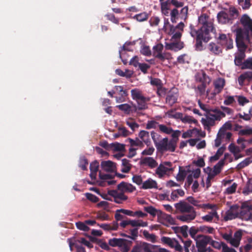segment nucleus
Wrapping results in <instances>:
<instances>
[{
    "label": "nucleus",
    "mask_w": 252,
    "mask_h": 252,
    "mask_svg": "<svg viewBox=\"0 0 252 252\" xmlns=\"http://www.w3.org/2000/svg\"><path fill=\"white\" fill-rule=\"evenodd\" d=\"M241 23L245 30L237 27L234 25L232 28V31L236 34V42L237 47L241 52L240 57H236L235 64L239 65L244 58V51L248 44L250 42L251 36L252 35V19L248 15H244L241 18Z\"/></svg>",
    "instance_id": "obj_1"
},
{
    "label": "nucleus",
    "mask_w": 252,
    "mask_h": 252,
    "mask_svg": "<svg viewBox=\"0 0 252 252\" xmlns=\"http://www.w3.org/2000/svg\"><path fill=\"white\" fill-rule=\"evenodd\" d=\"M184 27V24L181 22L176 27H174L169 24L168 19H164L163 30L168 34L172 35L171 43L165 44L166 49L176 51L183 48V43L180 41L178 42V40L181 36V32Z\"/></svg>",
    "instance_id": "obj_2"
},
{
    "label": "nucleus",
    "mask_w": 252,
    "mask_h": 252,
    "mask_svg": "<svg viewBox=\"0 0 252 252\" xmlns=\"http://www.w3.org/2000/svg\"><path fill=\"white\" fill-rule=\"evenodd\" d=\"M225 80L219 78L213 82L214 89H208L206 91V97L209 99H212L215 97L217 94L220 93L225 86Z\"/></svg>",
    "instance_id": "obj_3"
},
{
    "label": "nucleus",
    "mask_w": 252,
    "mask_h": 252,
    "mask_svg": "<svg viewBox=\"0 0 252 252\" xmlns=\"http://www.w3.org/2000/svg\"><path fill=\"white\" fill-rule=\"evenodd\" d=\"M130 92L132 99L136 100L137 103V108L139 110L146 109V102L149 100V98L144 96L141 91L138 89H132Z\"/></svg>",
    "instance_id": "obj_4"
},
{
    "label": "nucleus",
    "mask_w": 252,
    "mask_h": 252,
    "mask_svg": "<svg viewBox=\"0 0 252 252\" xmlns=\"http://www.w3.org/2000/svg\"><path fill=\"white\" fill-rule=\"evenodd\" d=\"M175 167L170 162H163L156 170V174L158 178L169 176L174 170Z\"/></svg>",
    "instance_id": "obj_5"
},
{
    "label": "nucleus",
    "mask_w": 252,
    "mask_h": 252,
    "mask_svg": "<svg viewBox=\"0 0 252 252\" xmlns=\"http://www.w3.org/2000/svg\"><path fill=\"white\" fill-rule=\"evenodd\" d=\"M109 244L112 247H118L122 252H128L131 242L124 239L113 238L109 240Z\"/></svg>",
    "instance_id": "obj_6"
},
{
    "label": "nucleus",
    "mask_w": 252,
    "mask_h": 252,
    "mask_svg": "<svg viewBox=\"0 0 252 252\" xmlns=\"http://www.w3.org/2000/svg\"><path fill=\"white\" fill-rule=\"evenodd\" d=\"M198 22L199 24L202 25V27L197 32H207L208 34L213 32L214 30L213 24L211 22L208 21V17L206 14H203L199 16L198 18Z\"/></svg>",
    "instance_id": "obj_7"
},
{
    "label": "nucleus",
    "mask_w": 252,
    "mask_h": 252,
    "mask_svg": "<svg viewBox=\"0 0 252 252\" xmlns=\"http://www.w3.org/2000/svg\"><path fill=\"white\" fill-rule=\"evenodd\" d=\"M222 237L231 245L234 247H238L242 238V231L241 230L236 231L233 236L231 234L225 233L223 234Z\"/></svg>",
    "instance_id": "obj_8"
},
{
    "label": "nucleus",
    "mask_w": 252,
    "mask_h": 252,
    "mask_svg": "<svg viewBox=\"0 0 252 252\" xmlns=\"http://www.w3.org/2000/svg\"><path fill=\"white\" fill-rule=\"evenodd\" d=\"M163 46L161 44H158L153 48V56L161 61L170 60L172 58L171 54L168 52L162 53Z\"/></svg>",
    "instance_id": "obj_9"
},
{
    "label": "nucleus",
    "mask_w": 252,
    "mask_h": 252,
    "mask_svg": "<svg viewBox=\"0 0 252 252\" xmlns=\"http://www.w3.org/2000/svg\"><path fill=\"white\" fill-rule=\"evenodd\" d=\"M252 206L248 201L244 202L242 204L241 211H240V218L246 220H252Z\"/></svg>",
    "instance_id": "obj_10"
},
{
    "label": "nucleus",
    "mask_w": 252,
    "mask_h": 252,
    "mask_svg": "<svg viewBox=\"0 0 252 252\" xmlns=\"http://www.w3.org/2000/svg\"><path fill=\"white\" fill-rule=\"evenodd\" d=\"M191 35L192 36H194L195 33L197 34L196 37V48L198 50H201L202 49V41L204 42H207L210 39V34L207 33V32H197L191 31Z\"/></svg>",
    "instance_id": "obj_11"
},
{
    "label": "nucleus",
    "mask_w": 252,
    "mask_h": 252,
    "mask_svg": "<svg viewBox=\"0 0 252 252\" xmlns=\"http://www.w3.org/2000/svg\"><path fill=\"white\" fill-rule=\"evenodd\" d=\"M211 204L212 205L214 206V207L212 208L203 209L204 210H207L208 209L211 210V211L208 214L201 217V219L204 221L211 222L213 221L214 219H216L217 220L219 219V216L217 212V206L215 204Z\"/></svg>",
    "instance_id": "obj_12"
},
{
    "label": "nucleus",
    "mask_w": 252,
    "mask_h": 252,
    "mask_svg": "<svg viewBox=\"0 0 252 252\" xmlns=\"http://www.w3.org/2000/svg\"><path fill=\"white\" fill-rule=\"evenodd\" d=\"M236 218H240L239 206L237 205L231 207L230 209L226 212L224 219L225 220H227Z\"/></svg>",
    "instance_id": "obj_13"
},
{
    "label": "nucleus",
    "mask_w": 252,
    "mask_h": 252,
    "mask_svg": "<svg viewBox=\"0 0 252 252\" xmlns=\"http://www.w3.org/2000/svg\"><path fill=\"white\" fill-rule=\"evenodd\" d=\"M211 237L208 236H201L196 242V246L199 252L206 251V247L208 244H210Z\"/></svg>",
    "instance_id": "obj_14"
},
{
    "label": "nucleus",
    "mask_w": 252,
    "mask_h": 252,
    "mask_svg": "<svg viewBox=\"0 0 252 252\" xmlns=\"http://www.w3.org/2000/svg\"><path fill=\"white\" fill-rule=\"evenodd\" d=\"M159 145L161 150L171 152L174 151L176 146L175 140L168 141V139L166 138H163L162 140L160 141Z\"/></svg>",
    "instance_id": "obj_15"
},
{
    "label": "nucleus",
    "mask_w": 252,
    "mask_h": 252,
    "mask_svg": "<svg viewBox=\"0 0 252 252\" xmlns=\"http://www.w3.org/2000/svg\"><path fill=\"white\" fill-rule=\"evenodd\" d=\"M205 133L199 129L194 128L192 129H189L184 132L182 134L183 138H188L191 137H205Z\"/></svg>",
    "instance_id": "obj_16"
},
{
    "label": "nucleus",
    "mask_w": 252,
    "mask_h": 252,
    "mask_svg": "<svg viewBox=\"0 0 252 252\" xmlns=\"http://www.w3.org/2000/svg\"><path fill=\"white\" fill-rule=\"evenodd\" d=\"M161 240L163 243L167 244L171 248H174L177 251L181 252L183 250L182 247L179 244L178 242L174 239L163 237L161 238Z\"/></svg>",
    "instance_id": "obj_17"
},
{
    "label": "nucleus",
    "mask_w": 252,
    "mask_h": 252,
    "mask_svg": "<svg viewBox=\"0 0 252 252\" xmlns=\"http://www.w3.org/2000/svg\"><path fill=\"white\" fill-rule=\"evenodd\" d=\"M219 39L222 45L226 46V49H230L233 48V40L229 36L224 34H220Z\"/></svg>",
    "instance_id": "obj_18"
},
{
    "label": "nucleus",
    "mask_w": 252,
    "mask_h": 252,
    "mask_svg": "<svg viewBox=\"0 0 252 252\" xmlns=\"http://www.w3.org/2000/svg\"><path fill=\"white\" fill-rule=\"evenodd\" d=\"M196 215L195 211H193L179 215L177 219L183 222H189L195 218Z\"/></svg>",
    "instance_id": "obj_19"
},
{
    "label": "nucleus",
    "mask_w": 252,
    "mask_h": 252,
    "mask_svg": "<svg viewBox=\"0 0 252 252\" xmlns=\"http://www.w3.org/2000/svg\"><path fill=\"white\" fill-rule=\"evenodd\" d=\"M175 206L177 210L182 213H187L194 211L192 206L185 201H181L175 204Z\"/></svg>",
    "instance_id": "obj_20"
},
{
    "label": "nucleus",
    "mask_w": 252,
    "mask_h": 252,
    "mask_svg": "<svg viewBox=\"0 0 252 252\" xmlns=\"http://www.w3.org/2000/svg\"><path fill=\"white\" fill-rule=\"evenodd\" d=\"M101 166L103 170L108 172L114 173L116 170L115 163L110 160L102 161Z\"/></svg>",
    "instance_id": "obj_21"
},
{
    "label": "nucleus",
    "mask_w": 252,
    "mask_h": 252,
    "mask_svg": "<svg viewBox=\"0 0 252 252\" xmlns=\"http://www.w3.org/2000/svg\"><path fill=\"white\" fill-rule=\"evenodd\" d=\"M228 150L233 155L235 159L236 160L244 157V156L240 153L242 151L241 148L233 143H231L229 145Z\"/></svg>",
    "instance_id": "obj_22"
},
{
    "label": "nucleus",
    "mask_w": 252,
    "mask_h": 252,
    "mask_svg": "<svg viewBox=\"0 0 252 252\" xmlns=\"http://www.w3.org/2000/svg\"><path fill=\"white\" fill-rule=\"evenodd\" d=\"M161 11L163 15L168 16L171 11V2L169 0H160Z\"/></svg>",
    "instance_id": "obj_23"
},
{
    "label": "nucleus",
    "mask_w": 252,
    "mask_h": 252,
    "mask_svg": "<svg viewBox=\"0 0 252 252\" xmlns=\"http://www.w3.org/2000/svg\"><path fill=\"white\" fill-rule=\"evenodd\" d=\"M196 80L202 83L209 84L211 80L203 70L198 72L195 75Z\"/></svg>",
    "instance_id": "obj_24"
},
{
    "label": "nucleus",
    "mask_w": 252,
    "mask_h": 252,
    "mask_svg": "<svg viewBox=\"0 0 252 252\" xmlns=\"http://www.w3.org/2000/svg\"><path fill=\"white\" fill-rule=\"evenodd\" d=\"M218 20L221 24H231L232 21L229 18L227 13L224 11H221L218 14Z\"/></svg>",
    "instance_id": "obj_25"
},
{
    "label": "nucleus",
    "mask_w": 252,
    "mask_h": 252,
    "mask_svg": "<svg viewBox=\"0 0 252 252\" xmlns=\"http://www.w3.org/2000/svg\"><path fill=\"white\" fill-rule=\"evenodd\" d=\"M252 79V72L247 71L242 74L238 78L239 84L240 86L245 85V82H250Z\"/></svg>",
    "instance_id": "obj_26"
},
{
    "label": "nucleus",
    "mask_w": 252,
    "mask_h": 252,
    "mask_svg": "<svg viewBox=\"0 0 252 252\" xmlns=\"http://www.w3.org/2000/svg\"><path fill=\"white\" fill-rule=\"evenodd\" d=\"M208 114L214 121H220L221 119L225 116V114L217 109L212 110L209 112Z\"/></svg>",
    "instance_id": "obj_27"
},
{
    "label": "nucleus",
    "mask_w": 252,
    "mask_h": 252,
    "mask_svg": "<svg viewBox=\"0 0 252 252\" xmlns=\"http://www.w3.org/2000/svg\"><path fill=\"white\" fill-rule=\"evenodd\" d=\"M188 200L193 205L201 209L212 208L214 206L210 203H202L200 201L195 200L192 197H189Z\"/></svg>",
    "instance_id": "obj_28"
},
{
    "label": "nucleus",
    "mask_w": 252,
    "mask_h": 252,
    "mask_svg": "<svg viewBox=\"0 0 252 252\" xmlns=\"http://www.w3.org/2000/svg\"><path fill=\"white\" fill-rule=\"evenodd\" d=\"M132 45V44L131 42H126L123 46V49L120 51V56L125 64H126L127 63V60L125 58L126 51L132 50L131 48L129 47V46Z\"/></svg>",
    "instance_id": "obj_29"
},
{
    "label": "nucleus",
    "mask_w": 252,
    "mask_h": 252,
    "mask_svg": "<svg viewBox=\"0 0 252 252\" xmlns=\"http://www.w3.org/2000/svg\"><path fill=\"white\" fill-rule=\"evenodd\" d=\"M236 130L238 131V134L240 135H252V128L248 126L243 128L242 126H238L236 127Z\"/></svg>",
    "instance_id": "obj_30"
},
{
    "label": "nucleus",
    "mask_w": 252,
    "mask_h": 252,
    "mask_svg": "<svg viewBox=\"0 0 252 252\" xmlns=\"http://www.w3.org/2000/svg\"><path fill=\"white\" fill-rule=\"evenodd\" d=\"M141 163L146 166H148L151 168L156 167L158 165L157 161L151 157H146L142 158Z\"/></svg>",
    "instance_id": "obj_31"
},
{
    "label": "nucleus",
    "mask_w": 252,
    "mask_h": 252,
    "mask_svg": "<svg viewBox=\"0 0 252 252\" xmlns=\"http://www.w3.org/2000/svg\"><path fill=\"white\" fill-rule=\"evenodd\" d=\"M142 188L144 189H157V183L155 180L149 178L143 183Z\"/></svg>",
    "instance_id": "obj_32"
},
{
    "label": "nucleus",
    "mask_w": 252,
    "mask_h": 252,
    "mask_svg": "<svg viewBox=\"0 0 252 252\" xmlns=\"http://www.w3.org/2000/svg\"><path fill=\"white\" fill-rule=\"evenodd\" d=\"M118 189L121 191H128L132 192L135 188L130 184H127L124 183H122L118 186Z\"/></svg>",
    "instance_id": "obj_33"
},
{
    "label": "nucleus",
    "mask_w": 252,
    "mask_h": 252,
    "mask_svg": "<svg viewBox=\"0 0 252 252\" xmlns=\"http://www.w3.org/2000/svg\"><path fill=\"white\" fill-rule=\"evenodd\" d=\"M223 104L225 105H231L235 102V96L230 95L225 93L223 95Z\"/></svg>",
    "instance_id": "obj_34"
},
{
    "label": "nucleus",
    "mask_w": 252,
    "mask_h": 252,
    "mask_svg": "<svg viewBox=\"0 0 252 252\" xmlns=\"http://www.w3.org/2000/svg\"><path fill=\"white\" fill-rule=\"evenodd\" d=\"M131 166L132 165L128 160L124 158L122 160L121 171L122 172L128 173L130 171Z\"/></svg>",
    "instance_id": "obj_35"
},
{
    "label": "nucleus",
    "mask_w": 252,
    "mask_h": 252,
    "mask_svg": "<svg viewBox=\"0 0 252 252\" xmlns=\"http://www.w3.org/2000/svg\"><path fill=\"white\" fill-rule=\"evenodd\" d=\"M147 243H140L133 247L131 252H144L147 250Z\"/></svg>",
    "instance_id": "obj_36"
},
{
    "label": "nucleus",
    "mask_w": 252,
    "mask_h": 252,
    "mask_svg": "<svg viewBox=\"0 0 252 252\" xmlns=\"http://www.w3.org/2000/svg\"><path fill=\"white\" fill-rule=\"evenodd\" d=\"M68 241L71 251H72L73 246H74L77 249V252H86L83 247L79 246L78 243H77V241H76L75 239H70L68 240Z\"/></svg>",
    "instance_id": "obj_37"
},
{
    "label": "nucleus",
    "mask_w": 252,
    "mask_h": 252,
    "mask_svg": "<svg viewBox=\"0 0 252 252\" xmlns=\"http://www.w3.org/2000/svg\"><path fill=\"white\" fill-rule=\"evenodd\" d=\"M130 225L132 227H146L148 225L146 221H144L141 220H130Z\"/></svg>",
    "instance_id": "obj_38"
},
{
    "label": "nucleus",
    "mask_w": 252,
    "mask_h": 252,
    "mask_svg": "<svg viewBox=\"0 0 252 252\" xmlns=\"http://www.w3.org/2000/svg\"><path fill=\"white\" fill-rule=\"evenodd\" d=\"M201 122L205 127H208L213 126L215 124V121L212 119L211 117H210L208 114H207L205 118H202Z\"/></svg>",
    "instance_id": "obj_39"
},
{
    "label": "nucleus",
    "mask_w": 252,
    "mask_h": 252,
    "mask_svg": "<svg viewBox=\"0 0 252 252\" xmlns=\"http://www.w3.org/2000/svg\"><path fill=\"white\" fill-rule=\"evenodd\" d=\"M227 14L231 21L236 19L238 16V11L237 9L234 7H230L227 11Z\"/></svg>",
    "instance_id": "obj_40"
},
{
    "label": "nucleus",
    "mask_w": 252,
    "mask_h": 252,
    "mask_svg": "<svg viewBox=\"0 0 252 252\" xmlns=\"http://www.w3.org/2000/svg\"><path fill=\"white\" fill-rule=\"evenodd\" d=\"M116 73L122 77H126V78H130L133 74V72L131 70L126 69L125 72L121 70L120 69H117L115 70Z\"/></svg>",
    "instance_id": "obj_41"
},
{
    "label": "nucleus",
    "mask_w": 252,
    "mask_h": 252,
    "mask_svg": "<svg viewBox=\"0 0 252 252\" xmlns=\"http://www.w3.org/2000/svg\"><path fill=\"white\" fill-rule=\"evenodd\" d=\"M218 134L220 137H221L223 141L228 142L230 140L232 133L229 131H219Z\"/></svg>",
    "instance_id": "obj_42"
},
{
    "label": "nucleus",
    "mask_w": 252,
    "mask_h": 252,
    "mask_svg": "<svg viewBox=\"0 0 252 252\" xmlns=\"http://www.w3.org/2000/svg\"><path fill=\"white\" fill-rule=\"evenodd\" d=\"M200 173L201 170L199 168H197L193 170L192 171L191 174L188 177L187 179L189 184H190L193 182L192 180V176H193L195 179L198 178L200 176Z\"/></svg>",
    "instance_id": "obj_43"
},
{
    "label": "nucleus",
    "mask_w": 252,
    "mask_h": 252,
    "mask_svg": "<svg viewBox=\"0 0 252 252\" xmlns=\"http://www.w3.org/2000/svg\"><path fill=\"white\" fill-rule=\"evenodd\" d=\"M252 162V156L245 158L237 165L238 169H241L249 165Z\"/></svg>",
    "instance_id": "obj_44"
},
{
    "label": "nucleus",
    "mask_w": 252,
    "mask_h": 252,
    "mask_svg": "<svg viewBox=\"0 0 252 252\" xmlns=\"http://www.w3.org/2000/svg\"><path fill=\"white\" fill-rule=\"evenodd\" d=\"M108 192L110 195L114 196L116 199H120L123 200L126 199V197L122 192H119L116 190H110Z\"/></svg>",
    "instance_id": "obj_45"
},
{
    "label": "nucleus",
    "mask_w": 252,
    "mask_h": 252,
    "mask_svg": "<svg viewBox=\"0 0 252 252\" xmlns=\"http://www.w3.org/2000/svg\"><path fill=\"white\" fill-rule=\"evenodd\" d=\"M139 136L146 144L150 142V135L148 132L145 130H142L139 132Z\"/></svg>",
    "instance_id": "obj_46"
},
{
    "label": "nucleus",
    "mask_w": 252,
    "mask_h": 252,
    "mask_svg": "<svg viewBox=\"0 0 252 252\" xmlns=\"http://www.w3.org/2000/svg\"><path fill=\"white\" fill-rule=\"evenodd\" d=\"M182 121L184 123L194 124L195 125H197L198 123L197 120L194 119L192 117L188 115H186L182 117Z\"/></svg>",
    "instance_id": "obj_47"
},
{
    "label": "nucleus",
    "mask_w": 252,
    "mask_h": 252,
    "mask_svg": "<svg viewBox=\"0 0 252 252\" xmlns=\"http://www.w3.org/2000/svg\"><path fill=\"white\" fill-rule=\"evenodd\" d=\"M177 100V95L176 94L170 93L166 97V102L170 105L175 103Z\"/></svg>",
    "instance_id": "obj_48"
},
{
    "label": "nucleus",
    "mask_w": 252,
    "mask_h": 252,
    "mask_svg": "<svg viewBox=\"0 0 252 252\" xmlns=\"http://www.w3.org/2000/svg\"><path fill=\"white\" fill-rule=\"evenodd\" d=\"M252 192V179H249L245 187L243 190V193L248 195Z\"/></svg>",
    "instance_id": "obj_49"
},
{
    "label": "nucleus",
    "mask_w": 252,
    "mask_h": 252,
    "mask_svg": "<svg viewBox=\"0 0 252 252\" xmlns=\"http://www.w3.org/2000/svg\"><path fill=\"white\" fill-rule=\"evenodd\" d=\"M199 230L202 233L208 234H213L215 231L213 227L207 226H201L199 227Z\"/></svg>",
    "instance_id": "obj_50"
},
{
    "label": "nucleus",
    "mask_w": 252,
    "mask_h": 252,
    "mask_svg": "<svg viewBox=\"0 0 252 252\" xmlns=\"http://www.w3.org/2000/svg\"><path fill=\"white\" fill-rule=\"evenodd\" d=\"M99 178L101 180L106 181L108 185H112L115 184V182L114 180L106 181L107 180L111 178V176L108 174H102L100 172L99 173Z\"/></svg>",
    "instance_id": "obj_51"
},
{
    "label": "nucleus",
    "mask_w": 252,
    "mask_h": 252,
    "mask_svg": "<svg viewBox=\"0 0 252 252\" xmlns=\"http://www.w3.org/2000/svg\"><path fill=\"white\" fill-rule=\"evenodd\" d=\"M209 49L215 54H219L221 51V49L216 44L211 43L209 46Z\"/></svg>",
    "instance_id": "obj_52"
},
{
    "label": "nucleus",
    "mask_w": 252,
    "mask_h": 252,
    "mask_svg": "<svg viewBox=\"0 0 252 252\" xmlns=\"http://www.w3.org/2000/svg\"><path fill=\"white\" fill-rule=\"evenodd\" d=\"M140 53L147 56L151 55L152 53L150 47L145 44H143L141 46Z\"/></svg>",
    "instance_id": "obj_53"
},
{
    "label": "nucleus",
    "mask_w": 252,
    "mask_h": 252,
    "mask_svg": "<svg viewBox=\"0 0 252 252\" xmlns=\"http://www.w3.org/2000/svg\"><path fill=\"white\" fill-rule=\"evenodd\" d=\"M148 18V15L146 12H143L135 15L133 18L139 22H143L146 20Z\"/></svg>",
    "instance_id": "obj_54"
},
{
    "label": "nucleus",
    "mask_w": 252,
    "mask_h": 252,
    "mask_svg": "<svg viewBox=\"0 0 252 252\" xmlns=\"http://www.w3.org/2000/svg\"><path fill=\"white\" fill-rule=\"evenodd\" d=\"M187 174V170L180 167L179 171L176 176V179L178 181H182L185 179Z\"/></svg>",
    "instance_id": "obj_55"
},
{
    "label": "nucleus",
    "mask_w": 252,
    "mask_h": 252,
    "mask_svg": "<svg viewBox=\"0 0 252 252\" xmlns=\"http://www.w3.org/2000/svg\"><path fill=\"white\" fill-rule=\"evenodd\" d=\"M236 99H237L240 105L244 106L249 102V100L243 95H235Z\"/></svg>",
    "instance_id": "obj_56"
},
{
    "label": "nucleus",
    "mask_w": 252,
    "mask_h": 252,
    "mask_svg": "<svg viewBox=\"0 0 252 252\" xmlns=\"http://www.w3.org/2000/svg\"><path fill=\"white\" fill-rule=\"evenodd\" d=\"M192 163L195 165L199 167H202L204 166L205 164L203 158L200 157H197V159H194Z\"/></svg>",
    "instance_id": "obj_57"
},
{
    "label": "nucleus",
    "mask_w": 252,
    "mask_h": 252,
    "mask_svg": "<svg viewBox=\"0 0 252 252\" xmlns=\"http://www.w3.org/2000/svg\"><path fill=\"white\" fill-rule=\"evenodd\" d=\"M242 68L243 69H252V57L247 59L243 63Z\"/></svg>",
    "instance_id": "obj_58"
},
{
    "label": "nucleus",
    "mask_w": 252,
    "mask_h": 252,
    "mask_svg": "<svg viewBox=\"0 0 252 252\" xmlns=\"http://www.w3.org/2000/svg\"><path fill=\"white\" fill-rule=\"evenodd\" d=\"M210 245L216 249H220L222 248V249L223 250V245L225 244L221 242L214 241L211 238Z\"/></svg>",
    "instance_id": "obj_59"
},
{
    "label": "nucleus",
    "mask_w": 252,
    "mask_h": 252,
    "mask_svg": "<svg viewBox=\"0 0 252 252\" xmlns=\"http://www.w3.org/2000/svg\"><path fill=\"white\" fill-rule=\"evenodd\" d=\"M112 147L114 151L122 152L125 150V146L123 144L118 143H114L112 145Z\"/></svg>",
    "instance_id": "obj_60"
},
{
    "label": "nucleus",
    "mask_w": 252,
    "mask_h": 252,
    "mask_svg": "<svg viewBox=\"0 0 252 252\" xmlns=\"http://www.w3.org/2000/svg\"><path fill=\"white\" fill-rule=\"evenodd\" d=\"M116 107H118L121 110L123 111L125 113H129V112L131 110L130 106L129 104L126 103L117 105Z\"/></svg>",
    "instance_id": "obj_61"
},
{
    "label": "nucleus",
    "mask_w": 252,
    "mask_h": 252,
    "mask_svg": "<svg viewBox=\"0 0 252 252\" xmlns=\"http://www.w3.org/2000/svg\"><path fill=\"white\" fill-rule=\"evenodd\" d=\"M158 128L160 131L166 134H170L172 132V129L170 127L163 125H159Z\"/></svg>",
    "instance_id": "obj_62"
},
{
    "label": "nucleus",
    "mask_w": 252,
    "mask_h": 252,
    "mask_svg": "<svg viewBox=\"0 0 252 252\" xmlns=\"http://www.w3.org/2000/svg\"><path fill=\"white\" fill-rule=\"evenodd\" d=\"M126 123L132 130H134L135 129L138 128L139 126V125L132 119L128 120Z\"/></svg>",
    "instance_id": "obj_63"
},
{
    "label": "nucleus",
    "mask_w": 252,
    "mask_h": 252,
    "mask_svg": "<svg viewBox=\"0 0 252 252\" xmlns=\"http://www.w3.org/2000/svg\"><path fill=\"white\" fill-rule=\"evenodd\" d=\"M129 143L130 144L131 147H134V146H142L143 145L142 142L139 140V139H136V140H132L131 139H128Z\"/></svg>",
    "instance_id": "obj_64"
}]
</instances>
